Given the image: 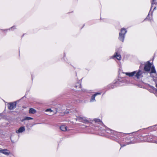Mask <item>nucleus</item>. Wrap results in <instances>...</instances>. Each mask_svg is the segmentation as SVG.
I'll list each match as a JSON object with an SVG mask.
<instances>
[{
  "mask_svg": "<svg viewBox=\"0 0 157 157\" xmlns=\"http://www.w3.org/2000/svg\"><path fill=\"white\" fill-rule=\"evenodd\" d=\"M151 69L150 76L153 78V80L155 83H157V74L155 67L154 66H151V63L148 62V63L145 65L144 70L145 71H150Z\"/></svg>",
  "mask_w": 157,
  "mask_h": 157,
  "instance_id": "1",
  "label": "nucleus"
},
{
  "mask_svg": "<svg viewBox=\"0 0 157 157\" xmlns=\"http://www.w3.org/2000/svg\"><path fill=\"white\" fill-rule=\"evenodd\" d=\"M144 72L142 71L140 69L138 71H136L131 72H125L126 75L131 77L134 76L135 78L137 79L143 77V74H144Z\"/></svg>",
  "mask_w": 157,
  "mask_h": 157,
  "instance_id": "2",
  "label": "nucleus"
},
{
  "mask_svg": "<svg viewBox=\"0 0 157 157\" xmlns=\"http://www.w3.org/2000/svg\"><path fill=\"white\" fill-rule=\"evenodd\" d=\"M127 32V30L124 28H122L121 30V32L119 33L118 39L122 42H124V41L125 35Z\"/></svg>",
  "mask_w": 157,
  "mask_h": 157,
  "instance_id": "3",
  "label": "nucleus"
},
{
  "mask_svg": "<svg viewBox=\"0 0 157 157\" xmlns=\"http://www.w3.org/2000/svg\"><path fill=\"white\" fill-rule=\"evenodd\" d=\"M77 120H78L80 122L86 124H88L89 122V121L85 117H77L76 121Z\"/></svg>",
  "mask_w": 157,
  "mask_h": 157,
  "instance_id": "4",
  "label": "nucleus"
},
{
  "mask_svg": "<svg viewBox=\"0 0 157 157\" xmlns=\"http://www.w3.org/2000/svg\"><path fill=\"white\" fill-rule=\"evenodd\" d=\"M16 105V102L9 103L8 104V108L10 110H12L15 108Z\"/></svg>",
  "mask_w": 157,
  "mask_h": 157,
  "instance_id": "5",
  "label": "nucleus"
},
{
  "mask_svg": "<svg viewBox=\"0 0 157 157\" xmlns=\"http://www.w3.org/2000/svg\"><path fill=\"white\" fill-rule=\"evenodd\" d=\"M101 94L100 93H97L92 95L90 98V102H94L96 101L95 98L96 96L98 95H100Z\"/></svg>",
  "mask_w": 157,
  "mask_h": 157,
  "instance_id": "6",
  "label": "nucleus"
},
{
  "mask_svg": "<svg viewBox=\"0 0 157 157\" xmlns=\"http://www.w3.org/2000/svg\"><path fill=\"white\" fill-rule=\"evenodd\" d=\"M0 153L6 155H9L10 153V151L7 149H2Z\"/></svg>",
  "mask_w": 157,
  "mask_h": 157,
  "instance_id": "7",
  "label": "nucleus"
},
{
  "mask_svg": "<svg viewBox=\"0 0 157 157\" xmlns=\"http://www.w3.org/2000/svg\"><path fill=\"white\" fill-rule=\"evenodd\" d=\"M114 57H116L118 60H120L121 59V55L117 52H116L113 56Z\"/></svg>",
  "mask_w": 157,
  "mask_h": 157,
  "instance_id": "8",
  "label": "nucleus"
},
{
  "mask_svg": "<svg viewBox=\"0 0 157 157\" xmlns=\"http://www.w3.org/2000/svg\"><path fill=\"white\" fill-rule=\"evenodd\" d=\"M25 128L24 126L20 127L18 130L16 131L17 133H21L25 131Z\"/></svg>",
  "mask_w": 157,
  "mask_h": 157,
  "instance_id": "9",
  "label": "nucleus"
},
{
  "mask_svg": "<svg viewBox=\"0 0 157 157\" xmlns=\"http://www.w3.org/2000/svg\"><path fill=\"white\" fill-rule=\"evenodd\" d=\"M113 131V132H112V133H113L115 136H116V137H117L119 138V137H120L123 134L119 132H117L116 131Z\"/></svg>",
  "mask_w": 157,
  "mask_h": 157,
  "instance_id": "10",
  "label": "nucleus"
},
{
  "mask_svg": "<svg viewBox=\"0 0 157 157\" xmlns=\"http://www.w3.org/2000/svg\"><path fill=\"white\" fill-rule=\"evenodd\" d=\"M60 128L63 131H65L67 130V127L65 125H63L60 126Z\"/></svg>",
  "mask_w": 157,
  "mask_h": 157,
  "instance_id": "11",
  "label": "nucleus"
},
{
  "mask_svg": "<svg viewBox=\"0 0 157 157\" xmlns=\"http://www.w3.org/2000/svg\"><path fill=\"white\" fill-rule=\"evenodd\" d=\"M36 112V110L32 108H30L29 110V113L30 114H34Z\"/></svg>",
  "mask_w": 157,
  "mask_h": 157,
  "instance_id": "12",
  "label": "nucleus"
},
{
  "mask_svg": "<svg viewBox=\"0 0 157 157\" xmlns=\"http://www.w3.org/2000/svg\"><path fill=\"white\" fill-rule=\"evenodd\" d=\"M33 118L30 117H25L23 119L21 120V121L23 122V121L25 120H33Z\"/></svg>",
  "mask_w": 157,
  "mask_h": 157,
  "instance_id": "13",
  "label": "nucleus"
},
{
  "mask_svg": "<svg viewBox=\"0 0 157 157\" xmlns=\"http://www.w3.org/2000/svg\"><path fill=\"white\" fill-rule=\"evenodd\" d=\"M131 143H132L131 142H126V143L122 145V144H121L120 145H121V147H123L127 145L130 144Z\"/></svg>",
  "mask_w": 157,
  "mask_h": 157,
  "instance_id": "14",
  "label": "nucleus"
},
{
  "mask_svg": "<svg viewBox=\"0 0 157 157\" xmlns=\"http://www.w3.org/2000/svg\"><path fill=\"white\" fill-rule=\"evenodd\" d=\"M81 86L80 84L79 83H78L77 85H75V87L76 88H80Z\"/></svg>",
  "mask_w": 157,
  "mask_h": 157,
  "instance_id": "15",
  "label": "nucleus"
},
{
  "mask_svg": "<svg viewBox=\"0 0 157 157\" xmlns=\"http://www.w3.org/2000/svg\"><path fill=\"white\" fill-rule=\"evenodd\" d=\"M155 0H152V2H151V8L150 9V11L151 10V9L152 8V7L153 6V4H155V3L154 2Z\"/></svg>",
  "mask_w": 157,
  "mask_h": 157,
  "instance_id": "16",
  "label": "nucleus"
},
{
  "mask_svg": "<svg viewBox=\"0 0 157 157\" xmlns=\"http://www.w3.org/2000/svg\"><path fill=\"white\" fill-rule=\"evenodd\" d=\"M94 121H95L96 122H101V121L99 119H95L94 120Z\"/></svg>",
  "mask_w": 157,
  "mask_h": 157,
  "instance_id": "17",
  "label": "nucleus"
},
{
  "mask_svg": "<svg viewBox=\"0 0 157 157\" xmlns=\"http://www.w3.org/2000/svg\"><path fill=\"white\" fill-rule=\"evenodd\" d=\"M46 112H52L53 111L51 109H48L46 110L45 111Z\"/></svg>",
  "mask_w": 157,
  "mask_h": 157,
  "instance_id": "18",
  "label": "nucleus"
},
{
  "mask_svg": "<svg viewBox=\"0 0 157 157\" xmlns=\"http://www.w3.org/2000/svg\"><path fill=\"white\" fill-rule=\"evenodd\" d=\"M108 86L109 87L111 88H113L114 87V86L113 85H109Z\"/></svg>",
  "mask_w": 157,
  "mask_h": 157,
  "instance_id": "19",
  "label": "nucleus"
},
{
  "mask_svg": "<svg viewBox=\"0 0 157 157\" xmlns=\"http://www.w3.org/2000/svg\"><path fill=\"white\" fill-rule=\"evenodd\" d=\"M16 29V27L15 26H13L12 27H11L10 28V30L11 29V30H13V29Z\"/></svg>",
  "mask_w": 157,
  "mask_h": 157,
  "instance_id": "20",
  "label": "nucleus"
},
{
  "mask_svg": "<svg viewBox=\"0 0 157 157\" xmlns=\"http://www.w3.org/2000/svg\"><path fill=\"white\" fill-rule=\"evenodd\" d=\"M149 14H150V12H149V13H148V16H147V18H148L149 15Z\"/></svg>",
  "mask_w": 157,
  "mask_h": 157,
  "instance_id": "21",
  "label": "nucleus"
},
{
  "mask_svg": "<svg viewBox=\"0 0 157 157\" xmlns=\"http://www.w3.org/2000/svg\"><path fill=\"white\" fill-rule=\"evenodd\" d=\"M156 7H155L154 8V9H153V10H156Z\"/></svg>",
  "mask_w": 157,
  "mask_h": 157,
  "instance_id": "22",
  "label": "nucleus"
},
{
  "mask_svg": "<svg viewBox=\"0 0 157 157\" xmlns=\"http://www.w3.org/2000/svg\"><path fill=\"white\" fill-rule=\"evenodd\" d=\"M151 87L153 89H155V88L153 86H152Z\"/></svg>",
  "mask_w": 157,
  "mask_h": 157,
  "instance_id": "23",
  "label": "nucleus"
},
{
  "mask_svg": "<svg viewBox=\"0 0 157 157\" xmlns=\"http://www.w3.org/2000/svg\"><path fill=\"white\" fill-rule=\"evenodd\" d=\"M155 143L157 144V141L155 142Z\"/></svg>",
  "mask_w": 157,
  "mask_h": 157,
  "instance_id": "24",
  "label": "nucleus"
},
{
  "mask_svg": "<svg viewBox=\"0 0 157 157\" xmlns=\"http://www.w3.org/2000/svg\"><path fill=\"white\" fill-rule=\"evenodd\" d=\"M151 16L152 15V13H151Z\"/></svg>",
  "mask_w": 157,
  "mask_h": 157,
  "instance_id": "25",
  "label": "nucleus"
}]
</instances>
